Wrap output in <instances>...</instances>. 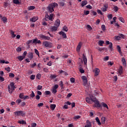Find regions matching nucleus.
Segmentation results:
<instances>
[{
  "label": "nucleus",
  "instance_id": "f257e3e1",
  "mask_svg": "<svg viewBox=\"0 0 127 127\" xmlns=\"http://www.w3.org/2000/svg\"><path fill=\"white\" fill-rule=\"evenodd\" d=\"M91 101L95 103V107L97 108H101V104H100V102L98 100V99L95 97L94 96H89V97H87L86 98V101L87 103H91Z\"/></svg>",
  "mask_w": 127,
  "mask_h": 127
},
{
  "label": "nucleus",
  "instance_id": "f03ea898",
  "mask_svg": "<svg viewBox=\"0 0 127 127\" xmlns=\"http://www.w3.org/2000/svg\"><path fill=\"white\" fill-rule=\"evenodd\" d=\"M58 6V4L56 2H53L49 4L48 6L47 7V10L49 13H52L54 11L55 7H57Z\"/></svg>",
  "mask_w": 127,
  "mask_h": 127
},
{
  "label": "nucleus",
  "instance_id": "7ed1b4c3",
  "mask_svg": "<svg viewBox=\"0 0 127 127\" xmlns=\"http://www.w3.org/2000/svg\"><path fill=\"white\" fill-rule=\"evenodd\" d=\"M8 92L10 94H12V92L14 91V89H15V86H14V82H11L10 84L8 86Z\"/></svg>",
  "mask_w": 127,
  "mask_h": 127
},
{
  "label": "nucleus",
  "instance_id": "20e7f679",
  "mask_svg": "<svg viewBox=\"0 0 127 127\" xmlns=\"http://www.w3.org/2000/svg\"><path fill=\"white\" fill-rule=\"evenodd\" d=\"M43 45L45 46V47H48V48H52V43H49L47 41H44L43 42Z\"/></svg>",
  "mask_w": 127,
  "mask_h": 127
},
{
  "label": "nucleus",
  "instance_id": "39448f33",
  "mask_svg": "<svg viewBox=\"0 0 127 127\" xmlns=\"http://www.w3.org/2000/svg\"><path fill=\"white\" fill-rule=\"evenodd\" d=\"M53 15H54L53 14H51L48 15V13H47V15L45 16V20L47 21L48 20H51V21H52V18H53Z\"/></svg>",
  "mask_w": 127,
  "mask_h": 127
},
{
  "label": "nucleus",
  "instance_id": "423d86ee",
  "mask_svg": "<svg viewBox=\"0 0 127 127\" xmlns=\"http://www.w3.org/2000/svg\"><path fill=\"white\" fill-rule=\"evenodd\" d=\"M39 37L41 38V39H44V40H50V37L43 34L40 35Z\"/></svg>",
  "mask_w": 127,
  "mask_h": 127
},
{
  "label": "nucleus",
  "instance_id": "0eeeda50",
  "mask_svg": "<svg viewBox=\"0 0 127 127\" xmlns=\"http://www.w3.org/2000/svg\"><path fill=\"white\" fill-rule=\"evenodd\" d=\"M115 37L116 40H121L122 38H123V39H125V35L123 34H120L119 36H115Z\"/></svg>",
  "mask_w": 127,
  "mask_h": 127
},
{
  "label": "nucleus",
  "instance_id": "6e6552de",
  "mask_svg": "<svg viewBox=\"0 0 127 127\" xmlns=\"http://www.w3.org/2000/svg\"><path fill=\"white\" fill-rule=\"evenodd\" d=\"M50 29L51 31H52V32H55L58 30V27L56 26H51L50 27Z\"/></svg>",
  "mask_w": 127,
  "mask_h": 127
},
{
  "label": "nucleus",
  "instance_id": "1a4fd4ad",
  "mask_svg": "<svg viewBox=\"0 0 127 127\" xmlns=\"http://www.w3.org/2000/svg\"><path fill=\"white\" fill-rule=\"evenodd\" d=\"M32 43L33 44L35 43L36 44H41V40H38V39L36 38V39H34L33 40Z\"/></svg>",
  "mask_w": 127,
  "mask_h": 127
},
{
  "label": "nucleus",
  "instance_id": "9d476101",
  "mask_svg": "<svg viewBox=\"0 0 127 127\" xmlns=\"http://www.w3.org/2000/svg\"><path fill=\"white\" fill-rule=\"evenodd\" d=\"M93 71L95 73V76H98L99 75V73H100V69L96 68Z\"/></svg>",
  "mask_w": 127,
  "mask_h": 127
},
{
  "label": "nucleus",
  "instance_id": "9b49d317",
  "mask_svg": "<svg viewBox=\"0 0 127 127\" xmlns=\"http://www.w3.org/2000/svg\"><path fill=\"white\" fill-rule=\"evenodd\" d=\"M82 45H83V44L82 43V42H79L77 48H76V51L79 52L80 51V50L81 49V48L82 47Z\"/></svg>",
  "mask_w": 127,
  "mask_h": 127
},
{
  "label": "nucleus",
  "instance_id": "f8f14e48",
  "mask_svg": "<svg viewBox=\"0 0 127 127\" xmlns=\"http://www.w3.org/2000/svg\"><path fill=\"white\" fill-rule=\"evenodd\" d=\"M54 25L56 26V27H58L59 26H60V20L59 19H57L55 22V24H54Z\"/></svg>",
  "mask_w": 127,
  "mask_h": 127
},
{
  "label": "nucleus",
  "instance_id": "ddd939ff",
  "mask_svg": "<svg viewBox=\"0 0 127 127\" xmlns=\"http://www.w3.org/2000/svg\"><path fill=\"white\" fill-rule=\"evenodd\" d=\"M108 4H105L103 6V7L101 8V10H102L103 11L105 12V11H107V8H108Z\"/></svg>",
  "mask_w": 127,
  "mask_h": 127
},
{
  "label": "nucleus",
  "instance_id": "4468645a",
  "mask_svg": "<svg viewBox=\"0 0 127 127\" xmlns=\"http://www.w3.org/2000/svg\"><path fill=\"white\" fill-rule=\"evenodd\" d=\"M85 127H92V123L90 121L87 120L86 121V125L85 126Z\"/></svg>",
  "mask_w": 127,
  "mask_h": 127
},
{
  "label": "nucleus",
  "instance_id": "2eb2a0df",
  "mask_svg": "<svg viewBox=\"0 0 127 127\" xmlns=\"http://www.w3.org/2000/svg\"><path fill=\"white\" fill-rule=\"evenodd\" d=\"M82 59L84 64H85V65H86V64H87V58H86V56H85V54H84L82 55Z\"/></svg>",
  "mask_w": 127,
  "mask_h": 127
},
{
  "label": "nucleus",
  "instance_id": "dca6fc26",
  "mask_svg": "<svg viewBox=\"0 0 127 127\" xmlns=\"http://www.w3.org/2000/svg\"><path fill=\"white\" fill-rule=\"evenodd\" d=\"M87 4H88V1H87V0H85L82 1L81 5L83 7L85 6V5H87Z\"/></svg>",
  "mask_w": 127,
  "mask_h": 127
},
{
  "label": "nucleus",
  "instance_id": "f3484780",
  "mask_svg": "<svg viewBox=\"0 0 127 127\" xmlns=\"http://www.w3.org/2000/svg\"><path fill=\"white\" fill-rule=\"evenodd\" d=\"M59 34L60 35H62L63 38H67V36L66 35V34L64 33V32H61L59 33Z\"/></svg>",
  "mask_w": 127,
  "mask_h": 127
},
{
  "label": "nucleus",
  "instance_id": "a211bd4d",
  "mask_svg": "<svg viewBox=\"0 0 127 127\" xmlns=\"http://www.w3.org/2000/svg\"><path fill=\"white\" fill-rule=\"evenodd\" d=\"M122 63H123L124 66H126L127 62L126 61V59H125V58H122Z\"/></svg>",
  "mask_w": 127,
  "mask_h": 127
},
{
  "label": "nucleus",
  "instance_id": "6ab92c4d",
  "mask_svg": "<svg viewBox=\"0 0 127 127\" xmlns=\"http://www.w3.org/2000/svg\"><path fill=\"white\" fill-rule=\"evenodd\" d=\"M123 66H120L119 69H118V73L121 75V74H123Z\"/></svg>",
  "mask_w": 127,
  "mask_h": 127
},
{
  "label": "nucleus",
  "instance_id": "aec40b11",
  "mask_svg": "<svg viewBox=\"0 0 127 127\" xmlns=\"http://www.w3.org/2000/svg\"><path fill=\"white\" fill-rule=\"evenodd\" d=\"M95 121H96V122L98 123V125L99 126H101V125H102V123H101V122L100 121V119H99L98 117H96L95 118Z\"/></svg>",
  "mask_w": 127,
  "mask_h": 127
},
{
  "label": "nucleus",
  "instance_id": "412c9836",
  "mask_svg": "<svg viewBox=\"0 0 127 127\" xmlns=\"http://www.w3.org/2000/svg\"><path fill=\"white\" fill-rule=\"evenodd\" d=\"M37 19H38V17H33V18L30 19V20L31 21H32V22H35V21H36V20H37Z\"/></svg>",
  "mask_w": 127,
  "mask_h": 127
},
{
  "label": "nucleus",
  "instance_id": "4be33fe9",
  "mask_svg": "<svg viewBox=\"0 0 127 127\" xmlns=\"http://www.w3.org/2000/svg\"><path fill=\"white\" fill-rule=\"evenodd\" d=\"M101 105L102 106H103V107H104V108H106V109H107V110H109V107L108 106V105H107V104L102 102L101 103Z\"/></svg>",
  "mask_w": 127,
  "mask_h": 127
},
{
  "label": "nucleus",
  "instance_id": "5701e85b",
  "mask_svg": "<svg viewBox=\"0 0 127 127\" xmlns=\"http://www.w3.org/2000/svg\"><path fill=\"white\" fill-rule=\"evenodd\" d=\"M28 57L30 58V59H32V58H33V53H29L28 55Z\"/></svg>",
  "mask_w": 127,
  "mask_h": 127
},
{
  "label": "nucleus",
  "instance_id": "b1692460",
  "mask_svg": "<svg viewBox=\"0 0 127 127\" xmlns=\"http://www.w3.org/2000/svg\"><path fill=\"white\" fill-rule=\"evenodd\" d=\"M101 122L102 125H104L105 124V122H106V118L105 117H102Z\"/></svg>",
  "mask_w": 127,
  "mask_h": 127
},
{
  "label": "nucleus",
  "instance_id": "393cba45",
  "mask_svg": "<svg viewBox=\"0 0 127 127\" xmlns=\"http://www.w3.org/2000/svg\"><path fill=\"white\" fill-rule=\"evenodd\" d=\"M56 77H57V75H56V74H50V78L51 79H55Z\"/></svg>",
  "mask_w": 127,
  "mask_h": 127
},
{
  "label": "nucleus",
  "instance_id": "a878e982",
  "mask_svg": "<svg viewBox=\"0 0 127 127\" xmlns=\"http://www.w3.org/2000/svg\"><path fill=\"white\" fill-rule=\"evenodd\" d=\"M19 98L20 99H23V100H26V99H29V97L28 96H19Z\"/></svg>",
  "mask_w": 127,
  "mask_h": 127
},
{
  "label": "nucleus",
  "instance_id": "bb28decb",
  "mask_svg": "<svg viewBox=\"0 0 127 127\" xmlns=\"http://www.w3.org/2000/svg\"><path fill=\"white\" fill-rule=\"evenodd\" d=\"M18 124H20L21 125H26V122L24 120L22 121H19L18 122Z\"/></svg>",
  "mask_w": 127,
  "mask_h": 127
},
{
  "label": "nucleus",
  "instance_id": "cd10ccee",
  "mask_svg": "<svg viewBox=\"0 0 127 127\" xmlns=\"http://www.w3.org/2000/svg\"><path fill=\"white\" fill-rule=\"evenodd\" d=\"M50 108L51 109V110H52L53 111L55 110V108H56V105L55 104H52L50 106Z\"/></svg>",
  "mask_w": 127,
  "mask_h": 127
},
{
  "label": "nucleus",
  "instance_id": "c85d7f7f",
  "mask_svg": "<svg viewBox=\"0 0 127 127\" xmlns=\"http://www.w3.org/2000/svg\"><path fill=\"white\" fill-rule=\"evenodd\" d=\"M17 58L18 60H19V61H22V60H23V59L24 58V57H23V56H18Z\"/></svg>",
  "mask_w": 127,
  "mask_h": 127
},
{
  "label": "nucleus",
  "instance_id": "c756f323",
  "mask_svg": "<svg viewBox=\"0 0 127 127\" xmlns=\"http://www.w3.org/2000/svg\"><path fill=\"white\" fill-rule=\"evenodd\" d=\"M117 49L118 50V52L121 54V53H122V49H121V47H120V46L118 45L117 46Z\"/></svg>",
  "mask_w": 127,
  "mask_h": 127
},
{
  "label": "nucleus",
  "instance_id": "7c9ffc66",
  "mask_svg": "<svg viewBox=\"0 0 127 127\" xmlns=\"http://www.w3.org/2000/svg\"><path fill=\"white\" fill-rule=\"evenodd\" d=\"M79 66L81 67L82 65H83V60L82 59L79 58Z\"/></svg>",
  "mask_w": 127,
  "mask_h": 127
},
{
  "label": "nucleus",
  "instance_id": "2f4dec72",
  "mask_svg": "<svg viewBox=\"0 0 127 127\" xmlns=\"http://www.w3.org/2000/svg\"><path fill=\"white\" fill-rule=\"evenodd\" d=\"M104 43H105V42H104V41H99L98 42V44L100 46H103V44H104Z\"/></svg>",
  "mask_w": 127,
  "mask_h": 127
},
{
  "label": "nucleus",
  "instance_id": "473e14b6",
  "mask_svg": "<svg viewBox=\"0 0 127 127\" xmlns=\"http://www.w3.org/2000/svg\"><path fill=\"white\" fill-rule=\"evenodd\" d=\"M1 20L4 22V23H5L6 21H7V19L5 17H3L1 18Z\"/></svg>",
  "mask_w": 127,
  "mask_h": 127
},
{
  "label": "nucleus",
  "instance_id": "72a5a7b5",
  "mask_svg": "<svg viewBox=\"0 0 127 127\" xmlns=\"http://www.w3.org/2000/svg\"><path fill=\"white\" fill-rule=\"evenodd\" d=\"M63 30L64 31H66V32H67V31H68V27H67V26H64L63 27Z\"/></svg>",
  "mask_w": 127,
  "mask_h": 127
},
{
  "label": "nucleus",
  "instance_id": "f704fd0d",
  "mask_svg": "<svg viewBox=\"0 0 127 127\" xmlns=\"http://www.w3.org/2000/svg\"><path fill=\"white\" fill-rule=\"evenodd\" d=\"M10 34H11L12 37H13V38H14V37H15V36H16V35L15 34H14V32H13V31H11Z\"/></svg>",
  "mask_w": 127,
  "mask_h": 127
},
{
  "label": "nucleus",
  "instance_id": "c9c22d12",
  "mask_svg": "<svg viewBox=\"0 0 127 127\" xmlns=\"http://www.w3.org/2000/svg\"><path fill=\"white\" fill-rule=\"evenodd\" d=\"M79 72L81 73H85V70H84V69H83V68L80 66L79 67Z\"/></svg>",
  "mask_w": 127,
  "mask_h": 127
},
{
  "label": "nucleus",
  "instance_id": "e433bc0d",
  "mask_svg": "<svg viewBox=\"0 0 127 127\" xmlns=\"http://www.w3.org/2000/svg\"><path fill=\"white\" fill-rule=\"evenodd\" d=\"M51 91H52V92L53 93V94H56V93H57V90L53 88H52Z\"/></svg>",
  "mask_w": 127,
  "mask_h": 127
},
{
  "label": "nucleus",
  "instance_id": "4c0bfd02",
  "mask_svg": "<svg viewBox=\"0 0 127 127\" xmlns=\"http://www.w3.org/2000/svg\"><path fill=\"white\" fill-rule=\"evenodd\" d=\"M107 17H108V19L111 20V19H112V18H113V15L112 14H110L108 15Z\"/></svg>",
  "mask_w": 127,
  "mask_h": 127
},
{
  "label": "nucleus",
  "instance_id": "58836bf2",
  "mask_svg": "<svg viewBox=\"0 0 127 127\" xmlns=\"http://www.w3.org/2000/svg\"><path fill=\"white\" fill-rule=\"evenodd\" d=\"M34 8H35V6H30L28 7V9H29V10H32L33 9H34Z\"/></svg>",
  "mask_w": 127,
  "mask_h": 127
},
{
  "label": "nucleus",
  "instance_id": "ea45409f",
  "mask_svg": "<svg viewBox=\"0 0 127 127\" xmlns=\"http://www.w3.org/2000/svg\"><path fill=\"white\" fill-rule=\"evenodd\" d=\"M14 114L15 116H20V111H17L15 112H14Z\"/></svg>",
  "mask_w": 127,
  "mask_h": 127
},
{
  "label": "nucleus",
  "instance_id": "a19ab883",
  "mask_svg": "<svg viewBox=\"0 0 127 127\" xmlns=\"http://www.w3.org/2000/svg\"><path fill=\"white\" fill-rule=\"evenodd\" d=\"M60 86L61 87L62 89L63 88L64 84H63V81H61L60 82Z\"/></svg>",
  "mask_w": 127,
  "mask_h": 127
},
{
  "label": "nucleus",
  "instance_id": "79ce46f5",
  "mask_svg": "<svg viewBox=\"0 0 127 127\" xmlns=\"http://www.w3.org/2000/svg\"><path fill=\"white\" fill-rule=\"evenodd\" d=\"M13 1L15 4H19V1H18V0H13Z\"/></svg>",
  "mask_w": 127,
  "mask_h": 127
},
{
  "label": "nucleus",
  "instance_id": "37998d69",
  "mask_svg": "<svg viewBox=\"0 0 127 127\" xmlns=\"http://www.w3.org/2000/svg\"><path fill=\"white\" fill-rule=\"evenodd\" d=\"M32 42H33V40H29L27 42V45H29V44H30V43H32Z\"/></svg>",
  "mask_w": 127,
  "mask_h": 127
},
{
  "label": "nucleus",
  "instance_id": "c03bdc74",
  "mask_svg": "<svg viewBox=\"0 0 127 127\" xmlns=\"http://www.w3.org/2000/svg\"><path fill=\"white\" fill-rule=\"evenodd\" d=\"M34 51H35V53L36 54H37V55H38V56H39V52H38V50H37V49H34Z\"/></svg>",
  "mask_w": 127,
  "mask_h": 127
},
{
  "label": "nucleus",
  "instance_id": "a18cd8bd",
  "mask_svg": "<svg viewBox=\"0 0 127 127\" xmlns=\"http://www.w3.org/2000/svg\"><path fill=\"white\" fill-rule=\"evenodd\" d=\"M101 28L102 30H103V31H105V30H106V26H105V25H102L101 26Z\"/></svg>",
  "mask_w": 127,
  "mask_h": 127
},
{
  "label": "nucleus",
  "instance_id": "49530a36",
  "mask_svg": "<svg viewBox=\"0 0 127 127\" xmlns=\"http://www.w3.org/2000/svg\"><path fill=\"white\" fill-rule=\"evenodd\" d=\"M16 103H17V104L18 105H19L20 103H21V100H20V99H18L16 101Z\"/></svg>",
  "mask_w": 127,
  "mask_h": 127
},
{
  "label": "nucleus",
  "instance_id": "de8ad7c7",
  "mask_svg": "<svg viewBox=\"0 0 127 127\" xmlns=\"http://www.w3.org/2000/svg\"><path fill=\"white\" fill-rule=\"evenodd\" d=\"M83 83L84 86H86V85H87V84L88 83V80H83Z\"/></svg>",
  "mask_w": 127,
  "mask_h": 127
},
{
  "label": "nucleus",
  "instance_id": "09e8293b",
  "mask_svg": "<svg viewBox=\"0 0 127 127\" xmlns=\"http://www.w3.org/2000/svg\"><path fill=\"white\" fill-rule=\"evenodd\" d=\"M84 13L85 15H88V14H89V13H90V11L89 10L84 11Z\"/></svg>",
  "mask_w": 127,
  "mask_h": 127
},
{
  "label": "nucleus",
  "instance_id": "8fccbe9b",
  "mask_svg": "<svg viewBox=\"0 0 127 127\" xmlns=\"http://www.w3.org/2000/svg\"><path fill=\"white\" fill-rule=\"evenodd\" d=\"M31 80H34V79H35V75H31L30 76V78Z\"/></svg>",
  "mask_w": 127,
  "mask_h": 127
},
{
  "label": "nucleus",
  "instance_id": "3c124183",
  "mask_svg": "<svg viewBox=\"0 0 127 127\" xmlns=\"http://www.w3.org/2000/svg\"><path fill=\"white\" fill-rule=\"evenodd\" d=\"M109 47L111 49V50H113V43H110V44H109Z\"/></svg>",
  "mask_w": 127,
  "mask_h": 127
},
{
  "label": "nucleus",
  "instance_id": "603ef678",
  "mask_svg": "<svg viewBox=\"0 0 127 127\" xmlns=\"http://www.w3.org/2000/svg\"><path fill=\"white\" fill-rule=\"evenodd\" d=\"M59 4H60L61 6H64L65 3L64 2H60L59 3Z\"/></svg>",
  "mask_w": 127,
  "mask_h": 127
},
{
  "label": "nucleus",
  "instance_id": "864d4df0",
  "mask_svg": "<svg viewBox=\"0 0 127 127\" xmlns=\"http://www.w3.org/2000/svg\"><path fill=\"white\" fill-rule=\"evenodd\" d=\"M87 27L89 30H92V29H93V28H92V27L90 26V25H87Z\"/></svg>",
  "mask_w": 127,
  "mask_h": 127
},
{
  "label": "nucleus",
  "instance_id": "5fc2aeb1",
  "mask_svg": "<svg viewBox=\"0 0 127 127\" xmlns=\"http://www.w3.org/2000/svg\"><path fill=\"white\" fill-rule=\"evenodd\" d=\"M27 54V52L25 51V52L23 53L22 56H23V57H24V58H25V56H26Z\"/></svg>",
  "mask_w": 127,
  "mask_h": 127
},
{
  "label": "nucleus",
  "instance_id": "6e6d98bb",
  "mask_svg": "<svg viewBox=\"0 0 127 127\" xmlns=\"http://www.w3.org/2000/svg\"><path fill=\"white\" fill-rule=\"evenodd\" d=\"M59 87V86L58 85V84H56L53 88L57 90V89H58Z\"/></svg>",
  "mask_w": 127,
  "mask_h": 127
},
{
  "label": "nucleus",
  "instance_id": "4d7b16f0",
  "mask_svg": "<svg viewBox=\"0 0 127 127\" xmlns=\"http://www.w3.org/2000/svg\"><path fill=\"white\" fill-rule=\"evenodd\" d=\"M81 79H82L83 81H85V80H87V77H86L85 76H82L81 77Z\"/></svg>",
  "mask_w": 127,
  "mask_h": 127
},
{
  "label": "nucleus",
  "instance_id": "13d9d810",
  "mask_svg": "<svg viewBox=\"0 0 127 127\" xmlns=\"http://www.w3.org/2000/svg\"><path fill=\"white\" fill-rule=\"evenodd\" d=\"M70 80V82H71L72 83L75 82V78H74L73 77L71 78Z\"/></svg>",
  "mask_w": 127,
  "mask_h": 127
},
{
  "label": "nucleus",
  "instance_id": "bf43d9fd",
  "mask_svg": "<svg viewBox=\"0 0 127 127\" xmlns=\"http://www.w3.org/2000/svg\"><path fill=\"white\" fill-rule=\"evenodd\" d=\"M97 13L101 14V15H103V12H102V11L101 10H97Z\"/></svg>",
  "mask_w": 127,
  "mask_h": 127
},
{
  "label": "nucleus",
  "instance_id": "052dcab7",
  "mask_svg": "<svg viewBox=\"0 0 127 127\" xmlns=\"http://www.w3.org/2000/svg\"><path fill=\"white\" fill-rule=\"evenodd\" d=\"M9 77H11L12 78H14V74H13L12 73H9Z\"/></svg>",
  "mask_w": 127,
  "mask_h": 127
},
{
  "label": "nucleus",
  "instance_id": "680f3d73",
  "mask_svg": "<svg viewBox=\"0 0 127 127\" xmlns=\"http://www.w3.org/2000/svg\"><path fill=\"white\" fill-rule=\"evenodd\" d=\"M118 10H119V8L118 7V6H116L114 7V11L117 12L118 11Z\"/></svg>",
  "mask_w": 127,
  "mask_h": 127
},
{
  "label": "nucleus",
  "instance_id": "e2e57ef3",
  "mask_svg": "<svg viewBox=\"0 0 127 127\" xmlns=\"http://www.w3.org/2000/svg\"><path fill=\"white\" fill-rule=\"evenodd\" d=\"M35 66H36V63H35L31 65V68H34Z\"/></svg>",
  "mask_w": 127,
  "mask_h": 127
},
{
  "label": "nucleus",
  "instance_id": "0e129e2a",
  "mask_svg": "<svg viewBox=\"0 0 127 127\" xmlns=\"http://www.w3.org/2000/svg\"><path fill=\"white\" fill-rule=\"evenodd\" d=\"M37 78L39 79H40V78H41V74H38L36 76Z\"/></svg>",
  "mask_w": 127,
  "mask_h": 127
},
{
  "label": "nucleus",
  "instance_id": "69168bd1",
  "mask_svg": "<svg viewBox=\"0 0 127 127\" xmlns=\"http://www.w3.org/2000/svg\"><path fill=\"white\" fill-rule=\"evenodd\" d=\"M41 89H42V86L38 85L37 86V90H41Z\"/></svg>",
  "mask_w": 127,
  "mask_h": 127
},
{
  "label": "nucleus",
  "instance_id": "338daca9",
  "mask_svg": "<svg viewBox=\"0 0 127 127\" xmlns=\"http://www.w3.org/2000/svg\"><path fill=\"white\" fill-rule=\"evenodd\" d=\"M43 103H39L38 104V107H42L43 106Z\"/></svg>",
  "mask_w": 127,
  "mask_h": 127
},
{
  "label": "nucleus",
  "instance_id": "774afa93",
  "mask_svg": "<svg viewBox=\"0 0 127 127\" xmlns=\"http://www.w3.org/2000/svg\"><path fill=\"white\" fill-rule=\"evenodd\" d=\"M45 95H49L50 94V91H46L45 92Z\"/></svg>",
  "mask_w": 127,
  "mask_h": 127
}]
</instances>
